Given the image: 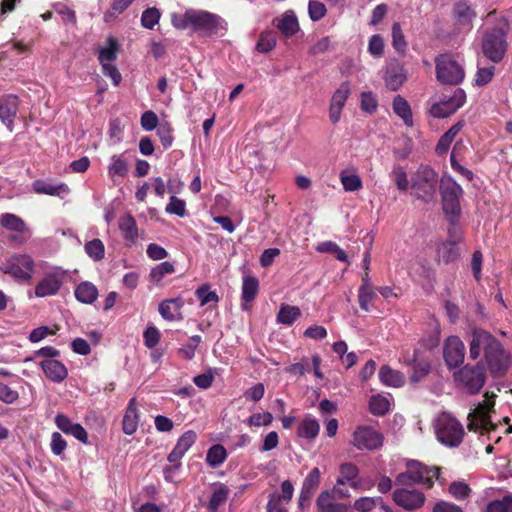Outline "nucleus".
<instances>
[{
	"label": "nucleus",
	"mask_w": 512,
	"mask_h": 512,
	"mask_svg": "<svg viewBox=\"0 0 512 512\" xmlns=\"http://www.w3.org/2000/svg\"><path fill=\"white\" fill-rule=\"evenodd\" d=\"M438 174L428 165H420L412 176V195L425 203L431 202L437 191Z\"/></svg>",
	"instance_id": "4"
},
{
	"label": "nucleus",
	"mask_w": 512,
	"mask_h": 512,
	"mask_svg": "<svg viewBox=\"0 0 512 512\" xmlns=\"http://www.w3.org/2000/svg\"><path fill=\"white\" fill-rule=\"evenodd\" d=\"M340 476L337 479L336 485L331 490L333 498H344L348 497L349 493L344 486L349 484L353 488H357L359 483L357 482L359 470L356 465L352 463H345L340 466Z\"/></svg>",
	"instance_id": "13"
},
{
	"label": "nucleus",
	"mask_w": 512,
	"mask_h": 512,
	"mask_svg": "<svg viewBox=\"0 0 512 512\" xmlns=\"http://www.w3.org/2000/svg\"><path fill=\"white\" fill-rule=\"evenodd\" d=\"M440 191L443 211L449 221L456 224L461 214L460 198L463 195V189L451 176L445 175L441 179Z\"/></svg>",
	"instance_id": "6"
},
{
	"label": "nucleus",
	"mask_w": 512,
	"mask_h": 512,
	"mask_svg": "<svg viewBox=\"0 0 512 512\" xmlns=\"http://www.w3.org/2000/svg\"><path fill=\"white\" fill-rule=\"evenodd\" d=\"M494 397V394L489 395L486 393L485 399L479 402L468 414L467 428L470 431L484 434L495 429V425L490 419V413L493 411L495 405Z\"/></svg>",
	"instance_id": "7"
},
{
	"label": "nucleus",
	"mask_w": 512,
	"mask_h": 512,
	"mask_svg": "<svg viewBox=\"0 0 512 512\" xmlns=\"http://www.w3.org/2000/svg\"><path fill=\"white\" fill-rule=\"evenodd\" d=\"M134 0H114L111 8L104 14V21L110 22L123 13Z\"/></svg>",
	"instance_id": "51"
},
{
	"label": "nucleus",
	"mask_w": 512,
	"mask_h": 512,
	"mask_svg": "<svg viewBox=\"0 0 512 512\" xmlns=\"http://www.w3.org/2000/svg\"><path fill=\"white\" fill-rule=\"evenodd\" d=\"M376 292L373 287L371 288H359L358 291V302L359 306L364 311L370 310V305L376 298Z\"/></svg>",
	"instance_id": "55"
},
{
	"label": "nucleus",
	"mask_w": 512,
	"mask_h": 512,
	"mask_svg": "<svg viewBox=\"0 0 512 512\" xmlns=\"http://www.w3.org/2000/svg\"><path fill=\"white\" fill-rule=\"evenodd\" d=\"M66 271L58 266L50 268L35 287V296L44 298L56 295L65 280Z\"/></svg>",
	"instance_id": "11"
},
{
	"label": "nucleus",
	"mask_w": 512,
	"mask_h": 512,
	"mask_svg": "<svg viewBox=\"0 0 512 512\" xmlns=\"http://www.w3.org/2000/svg\"><path fill=\"white\" fill-rule=\"evenodd\" d=\"M40 366L45 376L56 383L62 382L68 375L64 364L56 359H46L40 362Z\"/></svg>",
	"instance_id": "26"
},
{
	"label": "nucleus",
	"mask_w": 512,
	"mask_h": 512,
	"mask_svg": "<svg viewBox=\"0 0 512 512\" xmlns=\"http://www.w3.org/2000/svg\"><path fill=\"white\" fill-rule=\"evenodd\" d=\"M228 498V489L224 485H220L213 491L208 503V510L216 512L218 508L226 502Z\"/></svg>",
	"instance_id": "46"
},
{
	"label": "nucleus",
	"mask_w": 512,
	"mask_h": 512,
	"mask_svg": "<svg viewBox=\"0 0 512 512\" xmlns=\"http://www.w3.org/2000/svg\"><path fill=\"white\" fill-rule=\"evenodd\" d=\"M352 444L359 450H377L383 445V435L369 426L356 428Z\"/></svg>",
	"instance_id": "12"
},
{
	"label": "nucleus",
	"mask_w": 512,
	"mask_h": 512,
	"mask_svg": "<svg viewBox=\"0 0 512 512\" xmlns=\"http://www.w3.org/2000/svg\"><path fill=\"white\" fill-rule=\"evenodd\" d=\"M74 295L80 303L89 305L97 300L99 292L93 283L83 281L76 286Z\"/></svg>",
	"instance_id": "29"
},
{
	"label": "nucleus",
	"mask_w": 512,
	"mask_h": 512,
	"mask_svg": "<svg viewBox=\"0 0 512 512\" xmlns=\"http://www.w3.org/2000/svg\"><path fill=\"white\" fill-rule=\"evenodd\" d=\"M160 331L153 325L146 328L143 333L144 344L149 349L155 348L160 341Z\"/></svg>",
	"instance_id": "63"
},
{
	"label": "nucleus",
	"mask_w": 512,
	"mask_h": 512,
	"mask_svg": "<svg viewBox=\"0 0 512 512\" xmlns=\"http://www.w3.org/2000/svg\"><path fill=\"white\" fill-rule=\"evenodd\" d=\"M273 422V415L270 412L254 413L246 423L250 427L269 426Z\"/></svg>",
	"instance_id": "58"
},
{
	"label": "nucleus",
	"mask_w": 512,
	"mask_h": 512,
	"mask_svg": "<svg viewBox=\"0 0 512 512\" xmlns=\"http://www.w3.org/2000/svg\"><path fill=\"white\" fill-rule=\"evenodd\" d=\"M330 497L333 498L331 493H322V512H348V506L343 503L326 502Z\"/></svg>",
	"instance_id": "64"
},
{
	"label": "nucleus",
	"mask_w": 512,
	"mask_h": 512,
	"mask_svg": "<svg viewBox=\"0 0 512 512\" xmlns=\"http://www.w3.org/2000/svg\"><path fill=\"white\" fill-rule=\"evenodd\" d=\"M120 45L114 36L107 38L106 44L99 49L98 59L101 65L113 63L118 56Z\"/></svg>",
	"instance_id": "30"
},
{
	"label": "nucleus",
	"mask_w": 512,
	"mask_h": 512,
	"mask_svg": "<svg viewBox=\"0 0 512 512\" xmlns=\"http://www.w3.org/2000/svg\"><path fill=\"white\" fill-rule=\"evenodd\" d=\"M34 260L27 254L12 256L7 262V272L17 280L29 281L34 271Z\"/></svg>",
	"instance_id": "14"
},
{
	"label": "nucleus",
	"mask_w": 512,
	"mask_h": 512,
	"mask_svg": "<svg viewBox=\"0 0 512 512\" xmlns=\"http://www.w3.org/2000/svg\"><path fill=\"white\" fill-rule=\"evenodd\" d=\"M495 73V67L494 66H488V67H480L478 66V69L475 74V84L477 86H485L487 85L493 78Z\"/></svg>",
	"instance_id": "59"
},
{
	"label": "nucleus",
	"mask_w": 512,
	"mask_h": 512,
	"mask_svg": "<svg viewBox=\"0 0 512 512\" xmlns=\"http://www.w3.org/2000/svg\"><path fill=\"white\" fill-rule=\"evenodd\" d=\"M33 190L38 194H45L50 196H66L70 189L65 183H52L45 180H36L33 183Z\"/></svg>",
	"instance_id": "27"
},
{
	"label": "nucleus",
	"mask_w": 512,
	"mask_h": 512,
	"mask_svg": "<svg viewBox=\"0 0 512 512\" xmlns=\"http://www.w3.org/2000/svg\"><path fill=\"white\" fill-rule=\"evenodd\" d=\"M425 495L417 489L401 488L393 492L394 502L405 510L420 509L425 503Z\"/></svg>",
	"instance_id": "16"
},
{
	"label": "nucleus",
	"mask_w": 512,
	"mask_h": 512,
	"mask_svg": "<svg viewBox=\"0 0 512 512\" xmlns=\"http://www.w3.org/2000/svg\"><path fill=\"white\" fill-rule=\"evenodd\" d=\"M226 457L227 453L222 445H213L207 452L206 461L211 467H217L225 461Z\"/></svg>",
	"instance_id": "45"
},
{
	"label": "nucleus",
	"mask_w": 512,
	"mask_h": 512,
	"mask_svg": "<svg viewBox=\"0 0 512 512\" xmlns=\"http://www.w3.org/2000/svg\"><path fill=\"white\" fill-rule=\"evenodd\" d=\"M466 101V93L456 88L451 95H444L438 102L431 105L429 113L435 118H445L455 113Z\"/></svg>",
	"instance_id": "10"
},
{
	"label": "nucleus",
	"mask_w": 512,
	"mask_h": 512,
	"mask_svg": "<svg viewBox=\"0 0 512 512\" xmlns=\"http://www.w3.org/2000/svg\"><path fill=\"white\" fill-rule=\"evenodd\" d=\"M55 424L63 433L73 436L83 444L88 443V434L86 430L81 424L72 422L68 416L58 414L55 417Z\"/></svg>",
	"instance_id": "20"
},
{
	"label": "nucleus",
	"mask_w": 512,
	"mask_h": 512,
	"mask_svg": "<svg viewBox=\"0 0 512 512\" xmlns=\"http://www.w3.org/2000/svg\"><path fill=\"white\" fill-rule=\"evenodd\" d=\"M276 46V37L273 32H262L256 44V49L260 53H267Z\"/></svg>",
	"instance_id": "53"
},
{
	"label": "nucleus",
	"mask_w": 512,
	"mask_h": 512,
	"mask_svg": "<svg viewBox=\"0 0 512 512\" xmlns=\"http://www.w3.org/2000/svg\"><path fill=\"white\" fill-rule=\"evenodd\" d=\"M259 291V282L257 278L253 276H245L242 282V300L245 304H242L244 310L248 309L247 303L252 302L257 296Z\"/></svg>",
	"instance_id": "34"
},
{
	"label": "nucleus",
	"mask_w": 512,
	"mask_h": 512,
	"mask_svg": "<svg viewBox=\"0 0 512 512\" xmlns=\"http://www.w3.org/2000/svg\"><path fill=\"white\" fill-rule=\"evenodd\" d=\"M119 228L123 232L126 240L134 242L138 238V228L135 219L127 214L121 217Z\"/></svg>",
	"instance_id": "38"
},
{
	"label": "nucleus",
	"mask_w": 512,
	"mask_h": 512,
	"mask_svg": "<svg viewBox=\"0 0 512 512\" xmlns=\"http://www.w3.org/2000/svg\"><path fill=\"white\" fill-rule=\"evenodd\" d=\"M350 92V84L348 82L341 83L339 88L334 92L329 107V119L333 124L339 122L342 109Z\"/></svg>",
	"instance_id": "19"
},
{
	"label": "nucleus",
	"mask_w": 512,
	"mask_h": 512,
	"mask_svg": "<svg viewBox=\"0 0 512 512\" xmlns=\"http://www.w3.org/2000/svg\"><path fill=\"white\" fill-rule=\"evenodd\" d=\"M394 113L400 117L408 127L413 125V115L408 101L401 95H396L392 102Z\"/></svg>",
	"instance_id": "33"
},
{
	"label": "nucleus",
	"mask_w": 512,
	"mask_h": 512,
	"mask_svg": "<svg viewBox=\"0 0 512 512\" xmlns=\"http://www.w3.org/2000/svg\"><path fill=\"white\" fill-rule=\"evenodd\" d=\"M340 182L346 192L359 191L363 187L360 176L353 170L344 169L339 175Z\"/></svg>",
	"instance_id": "35"
},
{
	"label": "nucleus",
	"mask_w": 512,
	"mask_h": 512,
	"mask_svg": "<svg viewBox=\"0 0 512 512\" xmlns=\"http://www.w3.org/2000/svg\"><path fill=\"white\" fill-rule=\"evenodd\" d=\"M443 356L449 368H455L464 361L465 346L458 336H449L443 346Z\"/></svg>",
	"instance_id": "15"
},
{
	"label": "nucleus",
	"mask_w": 512,
	"mask_h": 512,
	"mask_svg": "<svg viewBox=\"0 0 512 512\" xmlns=\"http://www.w3.org/2000/svg\"><path fill=\"white\" fill-rule=\"evenodd\" d=\"M277 27L285 36H292L297 33L299 23L295 13L292 10L286 11L279 19Z\"/></svg>",
	"instance_id": "37"
},
{
	"label": "nucleus",
	"mask_w": 512,
	"mask_h": 512,
	"mask_svg": "<svg viewBox=\"0 0 512 512\" xmlns=\"http://www.w3.org/2000/svg\"><path fill=\"white\" fill-rule=\"evenodd\" d=\"M395 484L401 486H410L417 484L411 461L406 462V470L399 473L395 478Z\"/></svg>",
	"instance_id": "56"
},
{
	"label": "nucleus",
	"mask_w": 512,
	"mask_h": 512,
	"mask_svg": "<svg viewBox=\"0 0 512 512\" xmlns=\"http://www.w3.org/2000/svg\"><path fill=\"white\" fill-rule=\"evenodd\" d=\"M18 105L19 102L16 95L6 94L0 98V121L9 131H13Z\"/></svg>",
	"instance_id": "18"
},
{
	"label": "nucleus",
	"mask_w": 512,
	"mask_h": 512,
	"mask_svg": "<svg viewBox=\"0 0 512 512\" xmlns=\"http://www.w3.org/2000/svg\"><path fill=\"white\" fill-rule=\"evenodd\" d=\"M184 300L181 297L167 299L159 304V313L162 318L169 322L180 321L183 319L182 308Z\"/></svg>",
	"instance_id": "23"
},
{
	"label": "nucleus",
	"mask_w": 512,
	"mask_h": 512,
	"mask_svg": "<svg viewBox=\"0 0 512 512\" xmlns=\"http://www.w3.org/2000/svg\"><path fill=\"white\" fill-rule=\"evenodd\" d=\"M407 73L402 64L395 61L387 66L384 82L385 86L391 91H397L406 81Z\"/></svg>",
	"instance_id": "21"
},
{
	"label": "nucleus",
	"mask_w": 512,
	"mask_h": 512,
	"mask_svg": "<svg viewBox=\"0 0 512 512\" xmlns=\"http://www.w3.org/2000/svg\"><path fill=\"white\" fill-rule=\"evenodd\" d=\"M301 312L296 306L282 305L277 315V322L285 325H291Z\"/></svg>",
	"instance_id": "41"
},
{
	"label": "nucleus",
	"mask_w": 512,
	"mask_h": 512,
	"mask_svg": "<svg viewBox=\"0 0 512 512\" xmlns=\"http://www.w3.org/2000/svg\"><path fill=\"white\" fill-rule=\"evenodd\" d=\"M392 46L400 54H405L407 49L405 36L400 24L397 22L392 25Z\"/></svg>",
	"instance_id": "48"
},
{
	"label": "nucleus",
	"mask_w": 512,
	"mask_h": 512,
	"mask_svg": "<svg viewBox=\"0 0 512 512\" xmlns=\"http://www.w3.org/2000/svg\"><path fill=\"white\" fill-rule=\"evenodd\" d=\"M437 255L445 263H450L458 258L459 252L454 242H444L438 247Z\"/></svg>",
	"instance_id": "43"
},
{
	"label": "nucleus",
	"mask_w": 512,
	"mask_h": 512,
	"mask_svg": "<svg viewBox=\"0 0 512 512\" xmlns=\"http://www.w3.org/2000/svg\"><path fill=\"white\" fill-rule=\"evenodd\" d=\"M469 357L472 360L482 358L489 372L494 376L503 375L511 364L510 354L504 349L502 343L490 332L475 328L471 332L469 342Z\"/></svg>",
	"instance_id": "1"
},
{
	"label": "nucleus",
	"mask_w": 512,
	"mask_h": 512,
	"mask_svg": "<svg viewBox=\"0 0 512 512\" xmlns=\"http://www.w3.org/2000/svg\"><path fill=\"white\" fill-rule=\"evenodd\" d=\"M437 79L446 84L456 85L465 77L464 67L451 55H440L435 60Z\"/></svg>",
	"instance_id": "8"
},
{
	"label": "nucleus",
	"mask_w": 512,
	"mask_h": 512,
	"mask_svg": "<svg viewBox=\"0 0 512 512\" xmlns=\"http://www.w3.org/2000/svg\"><path fill=\"white\" fill-rule=\"evenodd\" d=\"M464 126V121H458L441 136L435 148V151L438 155L441 156L448 152L451 143L454 141L455 137L460 133Z\"/></svg>",
	"instance_id": "32"
},
{
	"label": "nucleus",
	"mask_w": 512,
	"mask_h": 512,
	"mask_svg": "<svg viewBox=\"0 0 512 512\" xmlns=\"http://www.w3.org/2000/svg\"><path fill=\"white\" fill-rule=\"evenodd\" d=\"M390 409L389 400L381 395L372 396L369 401V410L374 415H384Z\"/></svg>",
	"instance_id": "47"
},
{
	"label": "nucleus",
	"mask_w": 512,
	"mask_h": 512,
	"mask_svg": "<svg viewBox=\"0 0 512 512\" xmlns=\"http://www.w3.org/2000/svg\"><path fill=\"white\" fill-rule=\"evenodd\" d=\"M415 474L417 484H421L426 488H431L434 480H438L441 485L445 484V480L440 476V468L436 466H426L417 460H410Z\"/></svg>",
	"instance_id": "17"
},
{
	"label": "nucleus",
	"mask_w": 512,
	"mask_h": 512,
	"mask_svg": "<svg viewBox=\"0 0 512 512\" xmlns=\"http://www.w3.org/2000/svg\"><path fill=\"white\" fill-rule=\"evenodd\" d=\"M437 440L450 448L458 447L464 438L463 425L451 414L443 412L434 420Z\"/></svg>",
	"instance_id": "3"
},
{
	"label": "nucleus",
	"mask_w": 512,
	"mask_h": 512,
	"mask_svg": "<svg viewBox=\"0 0 512 512\" xmlns=\"http://www.w3.org/2000/svg\"><path fill=\"white\" fill-rule=\"evenodd\" d=\"M458 388L467 394H478L486 382V370L482 363L466 364L453 373Z\"/></svg>",
	"instance_id": "5"
},
{
	"label": "nucleus",
	"mask_w": 512,
	"mask_h": 512,
	"mask_svg": "<svg viewBox=\"0 0 512 512\" xmlns=\"http://www.w3.org/2000/svg\"><path fill=\"white\" fill-rule=\"evenodd\" d=\"M506 50V31L495 28L484 35L482 52L489 60L494 63L500 62L504 58Z\"/></svg>",
	"instance_id": "9"
},
{
	"label": "nucleus",
	"mask_w": 512,
	"mask_h": 512,
	"mask_svg": "<svg viewBox=\"0 0 512 512\" xmlns=\"http://www.w3.org/2000/svg\"><path fill=\"white\" fill-rule=\"evenodd\" d=\"M161 17L159 9L155 7L147 8L141 16V24L146 29H153L158 24Z\"/></svg>",
	"instance_id": "52"
},
{
	"label": "nucleus",
	"mask_w": 512,
	"mask_h": 512,
	"mask_svg": "<svg viewBox=\"0 0 512 512\" xmlns=\"http://www.w3.org/2000/svg\"><path fill=\"white\" fill-rule=\"evenodd\" d=\"M453 17L463 26H471L477 13L469 0H457L453 5Z\"/></svg>",
	"instance_id": "24"
},
{
	"label": "nucleus",
	"mask_w": 512,
	"mask_h": 512,
	"mask_svg": "<svg viewBox=\"0 0 512 512\" xmlns=\"http://www.w3.org/2000/svg\"><path fill=\"white\" fill-rule=\"evenodd\" d=\"M196 439L197 434L192 430H188L183 433L178 439L173 450L169 453L168 461L172 463L178 462L195 443Z\"/></svg>",
	"instance_id": "25"
},
{
	"label": "nucleus",
	"mask_w": 512,
	"mask_h": 512,
	"mask_svg": "<svg viewBox=\"0 0 512 512\" xmlns=\"http://www.w3.org/2000/svg\"><path fill=\"white\" fill-rule=\"evenodd\" d=\"M128 172V165L124 158L121 156L113 155L110 159L108 166V175L110 178L115 176L124 177Z\"/></svg>",
	"instance_id": "40"
},
{
	"label": "nucleus",
	"mask_w": 512,
	"mask_h": 512,
	"mask_svg": "<svg viewBox=\"0 0 512 512\" xmlns=\"http://www.w3.org/2000/svg\"><path fill=\"white\" fill-rule=\"evenodd\" d=\"M390 178L394 181L400 191L408 190L409 180L404 167L399 164L394 165L390 173Z\"/></svg>",
	"instance_id": "44"
},
{
	"label": "nucleus",
	"mask_w": 512,
	"mask_h": 512,
	"mask_svg": "<svg viewBox=\"0 0 512 512\" xmlns=\"http://www.w3.org/2000/svg\"><path fill=\"white\" fill-rule=\"evenodd\" d=\"M202 341L201 336L193 335L188 341L179 349V355L186 359L190 360L195 356V352Z\"/></svg>",
	"instance_id": "49"
},
{
	"label": "nucleus",
	"mask_w": 512,
	"mask_h": 512,
	"mask_svg": "<svg viewBox=\"0 0 512 512\" xmlns=\"http://www.w3.org/2000/svg\"><path fill=\"white\" fill-rule=\"evenodd\" d=\"M320 485V472L318 468H313L308 476L305 478L300 497H299V506L301 508H305L309 506L310 500L313 494L316 492Z\"/></svg>",
	"instance_id": "22"
},
{
	"label": "nucleus",
	"mask_w": 512,
	"mask_h": 512,
	"mask_svg": "<svg viewBox=\"0 0 512 512\" xmlns=\"http://www.w3.org/2000/svg\"><path fill=\"white\" fill-rule=\"evenodd\" d=\"M139 411L135 398L130 399L123 417V432L126 435H133L138 428Z\"/></svg>",
	"instance_id": "28"
},
{
	"label": "nucleus",
	"mask_w": 512,
	"mask_h": 512,
	"mask_svg": "<svg viewBox=\"0 0 512 512\" xmlns=\"http://www.w3.org/2000/svg\"><path fill=\"white\" fill-rule=\"evenodd\" d=\"M172 25L179 30L193 29L208 35L223 36L227 31V22L221 17L204 10H187L184 14L172 13Z\"/></svg>",
	"instance_id": "2"
},
{
	"label": "nucleus",
	"mask_w": 512,
	"mask_h": 512,
	"mask_svg": "<svg viewBox=\"0 0 512 512\" xmlns=\"http://www.w3.org/2000/svg\"><path fill=\"white\" fill-rule=\"evenodd\" d=\"M1 226L8 230L18 233H25L28 231V227L25 221L13 213H4L0 216Z\"/></svg>",
	"instance_id": "36"
},
{
	"label": "nucleus",
	"mask_w": 512,
	"mask_h": 512,
	"mask_svg": "<svg viewBox=\"0 0 512 512\" xmlns=\"http://www.w3.org/2000/svg\"><path fill=\"white\" fill-rule=\"evenodd\" d=\"M86 254L94 261H100L105 256V246L100 239H93L84 245Z\"/></svg>",
	"instance_id": "42"
},
{
	"label": "nucleus",
	"mask_w": 512,
	"mask_h": 512,
	"mask_svg": "<svg viewBox=\"0 0 512 512\" xmlns=\"http://www.w3.org/2000/svg\"><path fill=\"white\" fill-rule=\"evenodd\" d=\"M319 431L318 421L311 417L306 416L298 427V435L302 438L313 439L317 436Z\"/></svg>",
	"instance_id": "39"
},
{
	"label": "nucleus",
	"mask_w": 512,
	"mask_h": 512,
	"mask_svg": "<svg viewBox=\"0 0 512 512\" xmlns=\"http://www.w3.org/2000/svg\"><path fill=\"white\" fill-rule=\"evenodd\" d=\"M322 253H329L341 262H349L345 251L334 242H322Z\"/></svg>",
	"instance_id": "60"
},
{
	"label": "nucleus",
	"mask_w": 512,
	"mask_h": 512,
	"mask_svg": "<svg viewBox=\"0 0 512 512\" xmlns=\"http://www.w3.org/2000/svg\"><path fill=\"white\" fill-rule=\"evenodd\" d=\"M381 503V497H361L355 500L353 507L358 512H370Z\"/></svg>",
	"instance_id": "50"
},
{
	"label": "nucleus",
	"mask_w": 512,
	"mask_h": 512,
	"mask_svg": "<svg viewBox=\"0 0 512 512\" xmlns=\"http://www.w3.org/2000/svg\"><path fill=\"white\" fill-rule=\"evenodd\" d=\"M196 296L200 300V305L205 306L211 302L217 303L219 301V297L215 291H212L208 285L200 286L196 292Z\"/></svg>",
	"instance_id": "57"
},
{
	"label": "nucleus",
	"mask_w": 512,
	"mask_h": 512,
	"mask_svg": "<svg viewBox=\"0 0 512 512\" xmlns=\"http://www.w3.org/2000/svg\"><path fill=\"white\" fill-rule=\"evenodd\" d=\"M165 211L168 214L176 215L178 217L186 216V202L176 196H171Z\"/></svg>",
	"instance_id": "54"
},
{
	"label": "nucleus",
	"mask_w": 512,
	"mask_h": 512,
	"mask_svg": "<svg viewBox=\"0 0 512 512\" xmlns=\"http://www.w3.org/2000/svg\"><path fill=\"white\" fill-rule=\"evenodd\" d=\"M449 493L458 500H464L469 497L471 489L462 481H455L449 486Z\"/></svg>",
	"instance_id": "61"
},
{
	"label": "nucleus",
	"mask_w": 512,
	"mask_h": 512,
	"mask_svg": "<svg viewBox=\"0 0 512 512\" xmlns=\"http://www.w3.org/2000/svg\"><path fill=\"white\" fill-rule=\"evenodd\" d=\"M379 379L382 384L389 387H401L405 383V375L398 371L392 369L388 365H384L379 370Z\"/></svg>",
	"instance_id": "31"
},
{
	"label": "nucleus",
	"mask_w": 512,
	"mask_h": 512,
	"mask_svg": "<svg viewBox=\"0 0 512 512\" xmlns=\"http://www.w3.org/2000/svg\"><path fill=\"white\" fill-rule=\"evenodd\" d=\"M487 512H512V497L505 496L488 504Z\"/></svg>",
	"instance_id": "62"
}]
</instances>
